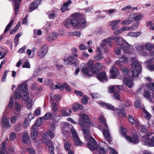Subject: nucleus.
Masks as SVG:
<instances>
[{"mask_svg": "<svg viewBox=\"0 0 154 154\" xmlns=\"http://www.w3.org/2000/svg\"><path fill=\"white\" fill-rule=\"evenodd\" d=\"M144 46L142 45H139L136 47L137 49L138 52H142L144 49Z\"/></svg>", "mask_w": 154, "mask_h": 154, "instance_id": "e2e57ef3", "label": "nucleus"}, {"mask_svg": "<svg viewBox=\"0 0 154 154\" xmlns=\"http://www.w3.org/2000/svg\"><path fill=\"white\" fill-rule=\"evenodd\" d=\"M89 100L88 97L86 95H84L81 100V103L84 105L88 103V101Z\"/></svg>", "mask_w": 154, "mask_h": 154, "instance_id": "f704fd0d", "label": "nucleus"}, {"mask_svg": "<svg viewBox=\"0 0 154 154\" xmlns=\"http://www.w3.org/2000/svg\"><path fill=\"white\" fill-rule=\"evenodd\" d=\"M69 35L70 36H76L78 37L80 36L81 35L80 33L79 32H69Z\"/></svg>", "mask_w": 154, "mask_h": 154, "instance_id": "052dcab7", "label": "nucleus"}, {"mask_svg": "<svg viewBox=\"0 0 154 154\" xmlns=\"http://www.w3.org/2000/svg\"><path fill=\"white\" fill-rule=\"evenodd\" d=\"M20 33H19L16 35L14 38V42L15 44V46L17 45L18 44L19 41V38L21 36Z\"/></svg>", "mask_w": 154, "mask_h": 154, "instance_id": "58836bf2", "label": "nucleus"}, {"mask_svg": "<svg viewBox=\"0 0 154 154\" xmlns=\"http://www.w3.org/2000/svg\"><path fill=\"white\" fill-rule=\"evenodd\" d=\"M44 117L46 120L51 119L53 117V115L50 112H48L45 114Z\"/></svg>", "mask_w": 154, "mask_h": 154, "instance_id": "09e8293b", "label": "nucleus"}, {"mask_svg": "<svg viewBox=\"0 0 154 154\" xmlns=\"http://www.w3.org/2000/svg\"><path fill=\"white\" fill-rule=\"evenodd\" d=\"M139 24L138 22H136L133 24L131 27V30H135L137 28Z\"/></svg>", "mask_w": 154, "mask_h": 154, "instance_id": "49530a36", "label": "nucleus"}, {"mask_svg": "<svg viewBox=\"0 0 154 154\" xmlns=\"http://www.w3.org/2000/svg\"><path fill=\"white\" fill-rule=\"evenodd\" d=\"M29 126L28 120L27 118H26L23 123V127L24 128H26Z\"/></svg>", "mask_w": 154, "mask_h": 154, "instance_id": "bf43d9fd", "label": "nucleus"}, {"mask_svg": "<svg viewBox=\"0 0 154 154\" xmlns=\"http://www.w3.org/2000/svg\"><path fill=\"white\" fill-rule=\"evenodd\" d=\"M104 57L103 54H102L100 51H98L97 54L95 56L94 58L95 60H99L101 59H103Z\"/></svg>", "mask_w": 154, "mask_h": 154, "instance_id": "b1692460", "label": "nucleus"}, {"mask_svg": "<svg viewBox=\"0 0 154 154\" xmlns=\"http://www.w3.org/2000/svg\"><path fill=\"white\" fill-rule=\"evenodd\" d=\"M99 103L101 105L100 106L105 109L113 111H115V108H116L110 104L106 103L103 101L100 102Z\"/></svg>", "mask_w": 154, "mask_h": 154, "instance_id": "9d476101", "label": "nucleus"}, {"mask_svg": "<svg viewBox=\"0 0 154 154\" xmlns=\"http://www.w3.org/2000/svg\"><path fill=\"white\" fill-rule=\"evenodd\" d=\"M27 151L29 154H36L35 151L33 148H28Z\"/></svg>", "mask_w": 154, "mask_h": 154, "instance_id": "5fc2aeb1", "label": "nucleus"}, {"mask_svg": "<svg viewBox=\"0 0 154 154\" xmlns=\"http://www.w3.org/2000/svg\"><path fill=\"white\" fill-rule=\"evenodd\" d=\"M14 19L13 17H11V21L6 26L5 29V30L4 32V33L5 34H6L9 29L10 28L11 25H12L13 23L14 22Z\"/></svg>", "mask_w": 154, "mask_h": 154, "instance_id": "cd10ccee", "label": "nucleus"}, {"mask_svg": "<svg viewBox=\"0 0 154 154\" xmlns=\"http://www.w3.org/2000/svg\"><path fill=\"white\" fill-rule=\"evenodd\" d=\"M81 70L84 74L86 75L87 76H92V74H90L89 73V71L91 72V69L88 66V63H87V66L84 67H83L82 69Z\"/></svg>", "mask_w": 154, "mask_h": 154, "instance_id": "a211bd4d", "label": "nucleus"}, {"mask_svg": "<svg viewBox=\"0 0 154 154\" xmlns=\"http://www.w3.org/2000/svg\"><path fill=\"white\" fill-rule=\"evenodd\" d=\"M49 152L50 154H55L54 153V147L53 143L48 146Z\"/></svg>", "mask_w": 154, "mask_h": 154, "instance_id": "37998d69", "label": "nucleus"}, {"mask_svg": "<svg viewBox=\"0 0 154 154\" xmlns=\"http://www.w3.org/2000/svg\"><path fill=\"white\" fill-rule=\"evenodd\" d=\"M114 39L115 42L116 43L118 46H119V48H120L121 45H122L124 42H125V40L118 36H115Z\"/></svg>", "mask_w": 154, "mask_h": 154, "instance_id": "2eb2a0df", "label": "nucleus"}, {"mask_svg": "<svg viewBox=\"0 0 154 154\" xmlns=\"http://www.w3.org/2000/svg\"><path fill=\"white\" fill-rule=\"evenodd\" d=\"M126 85L129 88H131L132 86V85L133 84V82L131 80L128 79L126 81Z\"/></svg>", "mask_w": 154, "mask_h": 154, "instance_id": "0e129e2a", "label": "nucleus"}, {"mask_svg": "<svg viewBox=\"0 0 154 154\" xmlns=\"http://www.w3.org/2000/svg\"><path fill=\"white\" fill-rule=\"evenodd\" d=\"M113 97L115 99L117 100H121V98L120 97L119 94L116 91L114 92L113 95Z\"/></svg>", "mask_w": 154, "mask_h": 154, "instance_id": "de8ad7c7", "label": "nucleus"}, {"mask_svg": "<svg viewBox=\"0 0 154 154\" xmlns=\"http://www.w3.org/2000/svg\"><path fill=\"white\" fill-rule=\"evenodd\" d=\"M48 48L46 45H44L41 47L37 52V54L39 58H43L48 52Z\"/></svg>", "mask_w": 154, "mask_h": 154, "instance_id": "6e6552de", "label": "nucleus"}, {"mask_svg": "<svg viewBox=\"0 0 154 154\" xmlns=\"http://www.w3.org/2000/svg\"><path fill=\"white\" fill-rule=\"evenodd\" d=\"M88 65L91 69V72L92 74L97 73L99 71V69H102L103 67V63H97L93 64L91 60L88 62Z\"/></svg>", "mask_w": 154, "mask_h": 154, "instance_id": "7ed1b4c3", "label": "nucleus"}, {"mask_svg": "<svg viewBox=\"0 0 154 154\" xmlns=\"http://www.w3.org/2000/svg\"><path fill=\"white\" fill-rule=\"evenodd\" d=\"M18 88L19 91L24 93L27 91L28 87L27 84H21L18 85Z\"/></svg>", "mask_w": 154, "mask_h": 154, "instance_id": "dca6fc26", "label": "nucleus"}, {"mask_svg": "<svg viewBox=\"0 0 154 154\" xmlns=\"http://www.w3.org/2000/svg\"><path fill=\"white\" fill-rule=\"evenodd\" d=\"M52 109L54 112H56L58 109V104L55 102H53L51 104Z\"/></svg>", "mask_w": 154, "mask_h": 154, "instance_id": "473e14b6", "label": "nucleus"}, {"mask_svg": "<svg viewBox=\"0 0 154 154\" xmlns=\"http://www.w3.org/2000/svg\"><path fill=\"white\" fill-rule=\"evenodd\" d=\"M21 122H19L17 124L15 125L14 127V131L17 132H20L21 130Z\"/></svg>", "mask_w": 154, "mask_h": 154, "instance_id": "c756f323", "label": "nucleus"}, {"mask_svg": "<svg viewBox=\"0 0 154 154\" xmlns=\"http://www.w3.org/2000/svg\"><path fill=\"white\" fill-rule=\"evenodd\" d=\"M21 97V95L19 91H15L14 92V98L15 99H19Z\"/></svg>", "mask_w": 154, "mask_h": 154, "instance_id": "4d7b16f0", "label": "nucleus"}, {"mask_svg": "<svg viewBox=\"0 0 154 154\" xmlns=\"http://www.w3.org/2000/svg\"><path fill=\"white\" fill-rule=\"evenodd\" d=\"M120 131V134H122L123 136L125 137L126 136H128L127 134L126 130L125 128L123 126H121Z\"/></svg>", "mask_w": 154, "mask_h": 154, "instance_id": "c9c22d12", "label": "nucleus"}, {"mask_svg": "<svg viewBox=\"0 0 154 154\" xmlns=\"http://www.w3.org/2000/svg\"><path fill=\"white\" fill-rule=\"evenodd\" d=\"M145 48L148 51H151L153 48H154V44L152 45L151 44L148 42L146 44Z\"/></svg>", "mask_w": 154, "mask_h": 154, "instance_id": "a18cd8bd", "label": "nucleus"}, {"mask_svg": "<svg viewBox=\"0 0 154 154\" xmlns=\"http://www.w3.org/2000/svg\"><path fill=\"white\" fill-rule=\"evenodd\" d=\"M121 20H115L111 21L110 22L109 24L110 26L113 25H117V24L120 23Z\"/></svg>", "mask_w": 154, "mask_h": 154, "instance_id": "680f3d73", "label": "nucleus"}, {"mask_svg": "<svg viewBox=\"0 0 154 154\" xmlns=\"http://www.w3.org/2000/svg\"><path fill=\"white\" fill-rule=\"evenodd\" d=\"M42 1V0H35V2H32L29 7L31 11L37 9Z\"/></svg>", "mask_w": 154, "mask_h": 154, "instance_id": "f8f14e48", "label": "nucleus"}, {"mask_svg": "<svg viewBox=\"0 0 154 154\" xmlns=\"http://www.w3.org/2000/svg\"><path fill=\"white\" fill-rule=\"evenodd\" d=\"M125 139L134 144H137L139 142V137L137 133L133 134L132 137L126 136Z\"/></svg>", "mask_w": 154, "mask_h": 154, "instance_id": "0eeeda50", "label": "nucleus"}, {"mask_svg": "<svg viewBox=\"0 0 154 154\" xmlns=\"http://www.w3.org/2000/svg\"><path fill=\"white\" fill-rule=\"evenodd\" d=\"M91 119L89 116L86 114H83L79 115V118L78 120V124L80 126L84 127L87 124V127H91L90 125L91 123Z\"/></svg>", "mask_w": 154, "mask_h": 154, "instance_id": "f03ea898", "label": "nucleus"}, {"mask_svg": "<svg viewBox=\"0 0 154 154\" xmlns=\"http://www.w3.org/2000/svg\"><path fill=\"white\" fill-rule=\"evenodd\" d=\"M116 110L119 111V113L122 115V116H126V111L125 108L123 107H120L119 109L116 108Z\"/></svg>", "mask_w": 154, "mask_h": 154, "instance_id": "c85d7f7f", "label": "nucleus"}, {"mask_svg": "<svg viewBox=\"0 0 154 154\" xmlns=\"http://www.w3.org/2000/svg\"><path fill=\"white\" fill-rule=\"evenodd\" d=\"M33 130V131L30 134L32 140H35L38 137V133L37 132Z\"/></svg>", "mask_w": 154, "mask_h": 154, "instance_id": "2f4dec72", "label": "nucleus"}, {"mask_svg": "<svg viewBox=\"0 0 154 154\" xmlns=\"http://www.w3.org/2000/svg\"><path fill=\"white\" fill-rule=\"evenodd\" d=\"M23 95L22 97V99L23 100L27 101L29 100V92L27 91L23 93Z\"/></svg>", "mask_w": 154, "mask_h": 154, "instance_id": "e433bc0d", "label": "nucleus"}, {"mask_svg": "<svg viewBox=\"0 0 154 154\" xmlns=\"http://www.w3.org/2000/svg\"><path fill=\"white\" fill-rule=\"evenodd\" d=\"M61 127L63 130L66 132H68L70 128L69 127V123L67 122H64L61 125Z\"/></svg>", "mask_w": 154, "mask_h": 154, "instance_id": "a878e982", "label": "nucleus"}, {"mask_svg": "<svg viewBox=\"0 0 154 154\" xmlns=\"http://www.w3.org/2000/svg\"><path fill=\"white\" fill-rule=\"evenodd\" d=\"M115 36L113 37H110L106 39L107 41V45L110 47H111L112 46L111 45V43L112 42V40H113L114 41V39L115 38Z\"/></svg>", "mask_w": 154, "mask_h": 154, "instance_id": "a19ab883", "label": "nucleus"}, {"mask_svg": "<svg viewBox=\"0 0 154 154\" xmlns=\"http://www.w3.org/2000/svg\"><path fill=\"white\" fill-rule=\"evenodd\" d=\"M41 141L48 147L53 143L50 140L45 137L42 138Z\"/></svg>", "mask_w": 154, "mask_h": 154, "instance_id": "5701e85b", "label": "nucleus"}, {"mask_svg": "<svg viewBox=\"0 0 154 154\" xmlns=\"http://www.w3.org/2000/svg\"><path fill=\"white\" fill-rule=\"evenodd\" d=\"M142 33V32L139 31L136 32H130L127 34L128 36L133 37H137L140 35Z\"/></svg>", "mask_w": 154, "mask_h": 154, "instance_id": "4be33fe9", "label": "nucleus"}, {"mask_svg": "<svg viewBox=\"0 0 154 154\" xmlns=\"http://www.w3.org/2000/svg\"><path fill=\"white\" fill-rule=\"evenodd\" d=\"M141 72H139L138 70L137 69H134L131 72V74L133 77H137L139 76V74Z\"/></svg>", "mask_w": 154, "mask_h": 154, "instance_id": "ea45409f", "label": "nucleus"}, {"mask_svg": "<svg viewBox=\"0 0 154 154\" xmlns=\"http://www.w3.org/2000/svg\"><path fill=\"white\" fill-rule=\"evenodd\" d=\"M22 141L25 143H30L31 142V140L28 133L25 132L23 134Z\"/></svg>", "mask_w": 154, "mask_h": 154, "instance_id": "ddd939ff", "label": "nucleus"}, {"mask_svg": "<svg viewBox=\"0 0 154 154\" xmlns=\"http://www.w3.org/2000/svg\"><path fill=\"white\" fill-rule=\"evenodd\" d=\"M42 119L41 117L38 118L36 121L35 123L34 124L31 128V130H35L39 126L41 125Z\"/></svg>", "mask_w": 154, "mask_h": 154, "instance_id": "f3484780", "label": "nucleus"}, {"mask_svg": "<svg viewBox=\"0 0 154 154\" xmlns=\"http://www.w3.org/2000/svg\"><path fill=\"white\" fill-rule=\"evenodd\" d=\"M70 20L71 25L73 27L78 26L85 28L86 26L87 22L85 20L84 16L79 13L77 14Z\"/></svg>", "mask_w": 154, "mask_h": 154, "instance_id": "f257e3e1", "label": "nucleus"}, {"mask_svg": "<svg viewBox=\"0 0 154 154\" xmlns=\"http://www.w3.org/2000/svg\"><path fill=\"white\" fill-rule=\"evenodd\" d=\"M70 144L68 142H66L64 143V148L66 150H70Z\"/></svg>", "mask_w": 154, "mask_h": 154, "instance_id": "69168bd1", "label": "nucleus"}, {"mask_svg": "<svg viewBox=\"0 0 154 154\" xmlns=\"http://www.w3.org/2000/svg\"><path fill=\"white\" fill-rule=\"evenodd\" d=\"M2 123L5 129L8 128L10 126L9 121L5 117L2 118Z\"/></svg>", "mask_w": 154, "mask_h": 154, "instance_id": "6ab92c4d", "label": "nucleus"}, {"mask_svg": "<svg viewBox=\"0 0 154 154\" xmlns=\"http://www.w3.org/2000/svg\"><path fill=\"white\" fill-rule=\"evenodd\" d=\"M122 72L125 76H127L129 72V69L126 68H124L122 70Z\"/></svg>", "mask_w": 154, "mask_h": 154, "instance_id": "338daca9", "label": "nucleus"}, {"mask_svg": "<svg viewBox=\"0 0 154 154\" xmlns=\"http://www.w3.org/2000/svg\"><path fill=\"white\" fill-rule=\"evenodd\" d=\"M134 106L136 108H140L141 106V103L139 101L137 100L134 102Z\"/></svg>", "mask_w": 154, "mask_h": 154, "instance_id": "774afa93", "label": "nucleus"}, {"mask_svg": "<svg viewBox=\"0 0 154 154\" xmlns=\"http://www.w3.org/2000/svg\"><path fill=\"white\" fill-rule=\"evenodd\" d=\"M56 89H58L60 91H63L64 90V86L63 83L62 84L58 83L57 84L55 85Z\"/></svg>", "mask_w": 154, "mask_h": 154, "instance_id": "72a5a7b5", "label": "nucleus"}, {"mask_svg": "<svg viewBox=\"0 0 154 154\" xmlns=\"http://www.w3.org/2000/svg\"><path fill=\"white\" fill-rule=\"evenodd\" d=\"M142 140V143L145 145L154 146V136L151 139L149 138V135L144 136L143 137Z\"/></svg>", "mask_w": 154, "mask_h": 154, "instance_id": "423d86ee", "label": "nucleus"}, {"mask_svg": "<svg viewBox=\"0 0 154 154\" xmlns=\"http://www.w3.org/2000/svg\"><path fill=\"white\" fill-rule=\"evenodd\" d=\"M78 55L76 54H72L69 56L67 58L63 59V63L66 65L73 64L75 66H77L78 61L77 59Z\"/></svg>", "mask_w": 154, "mask_h": 154, "instance_id": "39448f33", "label": "nucleus"}, {"mask_svg": "<svg viewBox=\"0 0 154 154\" xmlns=\"http://www.w3.org/2000/svg\"><path fill=\"white\" fill-rule=\"evenodd\" d=\"M98 120L100 122L104 124L105 128L103 130V134L106 140L108 142H110L111 141V137L108 131V125L106 122V120L104 119L103 116H100L98 118Z\"/></svg>", "mask_w": 154, "mask_h": 154, "instance_id": "20e7f679", "label": "nucleus"}, {"mask_svg": "<svg viewBox=\"0 0 154 154\" xmlns=\"http://www.w3.org/2000/svg\"><path fill=\"white\" fill-rule=\"evenodd\" d=\"M116 70V68L114 67H113L110 69V72L111 75L110 76L111 78L115 79L116 78L117 76Z\"/></svg>", "mask_w": 154, "mask_h": 154, "instance_id": "412c9836", "label": "nucleus"}, {"mask_svg": "<svg viewBox=\"0 0 154 154\" xmlns=\"http://www.w3.org/2000/svg\"><path fill=\"white\" fill-rule=\"evenodd\" d=\"M132 21L129 19H126L122 21L121 24L127 26L131 23Z\"/></svg>", "mask_w": 154, "mask_h": 154, "instance_id": "4c0bfd02", "label": "nucleus"}, {"mask_svg": "<svg viewBox=\"0 0 154 154\" xmlns=\"http://www.w3.org/2000/svg\"><path fill=\"white\" fill-rule=\"evenodd\" d=\"M84 109V106L77 103H75L72 105V109L73 112H77L78 110H83Z\"/></svg>", "mask_w": 154, "mask_h": 154, "instance_id": "1a4fd4ad", "label": "nucleus"}, {"mask_svg": "<svg viewBox=\"0 0 154 154\" xmlns=\"http://www.w3.org/2000/svg\"><path fill=\"white\" fill-rule=\"evenodd\" d=\"M45 136H49L51 138H53L55 136V134L52 131L50 130H48L45 133Z\"/></svg>", "mask_w": 154, "mask_h": 154, "instance_id": "c03bdc74", "label": "nucleus"}, {"mask_svg": "<svg viewBox=\"0 0 154 154\" xmlns=\"http://www.w3.org/2000/svg\"><path fill=\"white\" fill-rule=\"evenodd\" d=\"M130 47V45L125 40V42L121 45L120 48L124 51H127Z\"/></svg>", "mask_w": 154, "mask_h": 154, "instance_id": "bb28decb", "label": "nucleus"}, {"mask_svg": "<svg viewBox=\"0 0 154 154\" xmlns=\"http://www.w3.org/2000/svg\"><path fill=\"white\" fill-rule=\"evenodd\" d=\"M72 129V134L73 136V140H79V138L77 134V132L74 129Z\"/></svg>", "mask_w": 154, "mask_h": 154, "instance_id": "7c9ffc66", "label": "nucleus"}, {"mask_svg": "<svg viewBox=\"0 0 154 154\" xmlns=\"http://www.w3.org/2000/svg\"><path fill=\"white\" fill-rule=\"evenodd\" d=\"M128 59L124 56H122L119 58V61L121 63H126L128 61Z\"/></svg>", "mask_w": 154, "mask_h": 154, "instance_id": "603ef678", "label": "nucleus"}, {"mask_svg": "<svg viewBox=\"0 0 154 154\" xmlns=\"http://www.w3.org/2000/svg\"><path fill=\"white\" fill-rule=\"evenodd\" d=\"M20 116V114L19 113L15 112L14 115L11 119V123L14 124L16 122L18 117Z\"/></svg>", "mask_w": 154, "mask_h": 154, "instance_id": "393cba45", "label": "nucleus"}, {"mask_svg": "<svg viewBox=\"0 0 154 154\" xmlns=\"http://www.w3.org/2000/svg\"><path fill=\"white\" fill-rule=\"evenodd\" d=\"M64 86V88L68 92H70L71 91L72 89L70 86L66 82L63 83Z\"/></svg>", "mask_w": 154, "mask_h": 154, "instance_id": "8fccbe9b", "label": "nucleus"}, {"mask_svg": "<svg viewBox=\"0 0 154 154\" xmlns=\"http://www.w3.org/2000/svg\"><path fill=\"white\" fill-rule=\"evenodd\" d=\"M97 79L100 82H104V80H106V75L105 71H102L99 73L97 75Z\"/></svg>", "mask_w": 154, "mask_h": 154, "instance_id": "9b49d317", "label": "nucleus"}, {"mask_svg": "<svg viewBox=\"0 0 154 154\" xmlns=\"http://www.w3.org/2000/svg\"><path fill=\"white\" fill-rule=\"evenodd\" d=\"M128 119L129 123L132 124L134 125L135 122V119L131 115H129L128 117Z\"/></svg>", "mask_w": 154, "mask_h": 154, "instance_id": "3c124183", "label": "nucleus"}, {"mask_svg": "<svg viewBox=\"0 0 154 154\" xmlns=\"http://www.w3.org/2000/svg\"><path fill=\"white\" fill-rule=\"evenodd\" d=\"M16 134L14 132H11V133L10 136V139L11 141H14L16 138Z\"/></svg>", "mask_w": 154, "mask_h": 154, "instance_id": "13d9d810", "label": "nucleus"}, {"mask_svg": "<svg viewBox=\"0 0 154 154\" xmlns=\"http://www.w3.org/2000/svg\"><path fill=\"white\" fill-rule=\"evenodd\" d=\"M14 108L15 110L17 112H20V105L17 102H15Z\"/></svg>", "mask_w": 154, "mask_h": 154, "instance_id": "79ce46f5", "label": "nucleus"}, {"mask_svg": "<svg viewBox=\"0 0 154 154\" xmlns=\"http://www.w3.org/2000/svg\"><path fill=\"white\" fill-rule=\"evenodd\" d=\"M143 96L144 97L147 99H149L151 96L149 92L148 91L146 90H145L143 93Z\"/></svg>", "mask_w": 154, "mask_h": 154, "instance_id": "6e6d98bb", "label": "nucleus"}, {"mask_svg": "<svg viewBox=\"0 0 154 154\" xmlns=\"http://www.w3.org/2000/svg\"><path fill=\"white\" fill-rule=\"evenodd\" d=\"M131 66L134 67L136 69L139 70V72H141L142 66L138 62H135L131 64Z\"/></svg>", "mask_w": 154, "mask_h": 154, "instance_id": "aec40b11", "label": "nucleus"}, {"mask_svg": "<svg viewBox=\"0 0 154 154\" xmlns=\"http://www.w3.org/2000/svg\"><path fill=\"white\" fill-rule=\"evenodd\" d=\"M22 67L23 68H30V65L29 62L27 61H25L23 64Z\"/></svg>", "mask_w": 154, "mask_h": 154, "instance_id": "864d4df0", "label": "nucleus"}, {"mask_svg": "<svg viewBox=\"0 0 154 154\" xmlns=\"http://www.w3.org/2000/svg\"><path fill=\"white\" fill-rule=\"evenodd\" d=\"M22 0H13V2L15 5L14 10L15 11V14H17L19 11L20 3Z\"/></svg>", "mask_w": 154, "mask_h": 154, "instance_id": "4468645a", "label": "nucleus"}]
</instances>
